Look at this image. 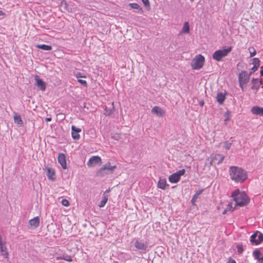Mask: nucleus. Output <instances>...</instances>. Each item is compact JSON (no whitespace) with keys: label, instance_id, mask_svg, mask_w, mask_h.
Returning a JSON list of instances; mask_svg holds the SVG:
<instances>
[{"label":"nucleus","instance_id":"c756f323","mask_svg":"<svg viewBox=\"0 0 263 263\" xmlns=\"http://www.w3.org/2000/svg\"><path fill=\"white\" fill-rule=\"evenodd\" d=\"M14 120L15 123L18 125H22L23 124V122L22 120L21 117L19 115L15 114L14 116Z\"/></svg>","mask_w":263,"mask_h":263},{"label":"nucleus","instance_id":"aec40b11","mask_svg":"<svg viewBox=\"0 0 263 263\" xmlns=\"http://www.w3.org/2000/svg\"><path fill=\"white\" fill-rule=\"evenodd\" d=\"M135 247L138 250L145 251L147 248V245L144 242L137 240L135 243Z\"/></svg>","mask_w":263,"mask_h":263},{"label":"nucleus","instance_id":"412c9836","mask_svg":"<svg viewBox=\"0 0 263 263\" xmlns=\"http://www.w3.org/2000/svg\"><path fill=\"white\" fill-rule=\"evenodd\" d=\"M261 255V252L257 249L253 252V255L255 259L257 260L258 263H263V257H260Z\"/></svg>","mask_w":263,"mask_h":263},{"label":"nucleus","instance_id":"f03ea898","mask_svg":"<svg viewBox=\"0 0 263 263\" xmlns=\"http://www.w3.org/2000/svg\"><path fill=\"white\" fill-rule=\"evenodd\" d=\"M231 197L236 202V206H245L250 202V198L248 195L245 192H240L239 189L232 192Z\"/></svg>","mask_w":263,"mask_h":263},{"label":"nucleus","instance_id":"6ab92c4d","mask_svg":"<svg viewBox=\"0 0 263 263\" xmlns=\"http://www.w3.org/2000/svg\"><path fill=\"white\" fill-rule=\"evenodd\" d=\"M227 93H222L221 92H218L217 95L216 100L217 102L221 105L223 103L225 100L226 99Z\"/></svg>","mask_w":263,"mask_h":263},{"label":"nucleus","instance_id":"49530a36","mask_svg":"<svg viewBox=\"0 0 263 263\" xmlns=\"http://www.w3.org/2000/svg\"><path fill=\"white\" fill-rule=\"evenodd\" d=\"M6 15V14L5 12H4L2 10H0V16H5Z\"/></svg>","mask_w":263,"mask_h":263},{"label":"nucleus","instance_id":"2f4dec72","mask_svg":"<svg viewBox=\"0 0 263 263\" xmlns=\"http://www.w3.org/2000/svg\"><path fill=\"white\" fill-rule=\"evenodd\" d=\"M224 116L226 117L224 119V124L226 125L227 124V122L230 120V117L231 116V112L228 110L224 114Z\"/></svg>","mask_w":263,"mask_h":263},{"label":"nucleus","instance_id":"a19ab883","mask_svg":"<svg viewBox=\"0 0 263 263\" xmlns=\"http://www.w3.org/2000/svg\"><path fill=\"white\" fill-rule=\"evenodd\" d=\"M227 263H236V262L234 259H233L231 257H230L228 258Z\"/></svg>","mask_w":263,"mask_h":263},{"label":"nucleus","instance_id":"13d9d810","mask_svg":"<svg viewBox=\"0 0 263 263\" xmlns=\"http://www.w3.org/2000/svg\"><path fill=\"white\" fill-rule=\"evenodd\" d=\"M191 2H193L194 0H190Z\"/></svg>","mask_w":263,"mask_h":263},{"label":"nucleus","instance_id":"603ef678","mask_svg":"<svg viewBox=\"0 0 263 263\" xmlns=\"http://www.w3.org/2000/svg\"><path fill=\"white\" fill-rule=\"evenodd\" d=\"M4 243H5V242H3L2 241V239L0 240V246H1V245H2V244Z\"/></svg>","mask_w":263,"mask_h":263},{"label":"nucleus","instance_id":"5701e85b","mask_svg":"<svg viewBox=\"0 0 263 263\" xmlns=\"http://www.w3.org/2000/svg\"><path fill=\"white\" fill-rule=\"evenodd\" d=\"M180 177L176 173H173L171 175L168 177V180L171 183H176L179 181Z\"/></svg>","mask_w":263,"mask_h":263},{"label":"nucleus","instance_id":"c85d7f7f","mask_svg":"<svg viewBox=\"0 0 263 263\" xmlns=\"http://www.w3.org/2000/svg\"><path fill=\"white\" fill-rule=\"evenodd\" d=\"M190 29L189 22H186L184 23L181 33H189L190 32Z\"/></svg>","mask_w":263,"mask_h":263},{"label":"nucleus","instance_id":"864d4df0","mask_svg":"<svg viewBox=\"0 0 263 263\" xmlns=\"http://www.w3.org/2000/svg\"><path fill=\"white\" fill-rule=\"evenodd\" d=\"M62 7H63V6L64 4H65V5H66V2H64V1H63V2H62Z\"/></svg>","mask_w":263,"mask_h":263},{"label":"nucleus","instance_id":"b1692460","mask_svg":"<svg viewBox=\"0 0 263 263\" xmlns=\"http://www.w3.org/2000/svg\"><path fill=\"white\" fill-rule=\"evenodd\" d=\"M211 158L214 160H218L217 164H219L223 161L224 156L221 154H216L211 155Z\"/></svg>","mask_w":263,"mask_h":263},{"label":"nucleus","instance_id":"4d7b16f0","mask_svg":"<svg viewBox=\"0 0 263 263\" xmlns=\"http://www.w3.org/2000/svg\"><path fill=\"white\" fill-rule=\"evenodd\" d=\"M245 77L243 76V77H242V79H243V80H245Z\"/></svg>","mask_w":263,"mask_h":263},{"label":"nucleus","instance_id":"79ce46f5","mask_svg":"<svg viewBox=\"0 0 263 263\" xmlns=\"http://www.w3.org/2000/svg\"><path fill=\"white\" fill-rule=\"evenodd\" d=\"M72 261V258L71 256H68L67 255V261Z\"/></svg>","mask_w":263,"mask_h":263},{"label":"nucleus","instance_id":"393cba45","mask_svg":"<svg viewBox=\"0 0 263 263\" xmlns=\"http://www.w3.org/2000/svg\"><path fill=\"white\" fill-rule=\"evenodd\" d=\"M0 252H1V255H3L4 258H8V252L7 251V248L6 247L5 243L0 246Z\"/></svg>","mask_w":263,"mask_h":263},{"label":"nucleus","instance_id":"a18cd8bd","mask_svg":"<svg viewBox=\"0 0 263 263\" xmlns=\"http://www.w3.org/2000/svg\"><path fill=\"white\" fill-rule=\"evenodd\" d=\"M260 68H261V70H260V76L261 77H263V66H261L260 67Z\"/></svg>","mask_w":263,"mask_h":263},{"label":"nucleus","instance_id":"de8ad7c7","mask_svg":"<svg viewBox=\"0 0 263 263\" xmlns=\"http://www.w3.org/2000/svg\"><path fill=\"white\" fill-rule=\"evenodd\" d=\"M213 161H214L213 159L211 158V160L210 162H209V166H211L213 165Z\"/></svg>","mask_w":263,"mask_h":263},{"label":"nucleus","instance_id":"e433bc0d","mask_svg":"<svg viewBox=\"0 0 263 263\" xmlns=\"http://www.w3.org/2000/svg\"><path fill=\"white\" fill-rule=\"evenodd\" d=\"M78 81L83 86H85L86 87H87V82L85 80H83L82 79H78Z\"/></svg>","mask_w":263,"mask_h":263},{"label":"nucleus","instance_id":"9d476101","mask_svg":"<svg viewBox=\"0 0 263 263\" xmlns=\"http://www.w3.org/2000/svg\"><path fill=\"white\" fill-rule=\"evenodd\" d=\"M34 79L35 81V85L37 88L41 90L44 91L46 88L45 82L37 75L35 76Z\"/></svg>","mask_w":263,"mask_h":263},{"label":"nucleus","instance_id":"6e6d98bb","mask_svg":"<svg viewBox=\"0 0 263 263\" xmlns=\"http://www.w3.org/2000/svg\"><path fill=\"white\" fill-rule=\"evenodd\" d=\"M83 108H86V104L85 103L84 104Z\"/></svg>","mask_w":263,"mask_h":263},{"label":"nucleus","instance_id":"4468645a","mask_svg":"<svg viewBox=\"0 0 263 263\" xmlns=\"http://www.w3.org/2000/svg\"><path fill=\"white\" fill-rule=\"evenodd\" d=\"M115 106H114V102H111V104L110 105V106H105L104 108V114L106 116H110L111 115H112L115 112Z\"/></svg>","mask_w":263,"mask_h":263},{"label":"nucleus","instance_id":"ea45409f","mask_svg":"<svg viewBox=\"0 0 263 263\" xmlns=\"http://www.w3.org/2000/svg\"><path fill=\"white\" fill-rule=\"evenodd\" d=\"M76 77L79 79L80 78H85L86 77L83 76L82 73L79 72H77V73H74Z\"/></svg>","mask_w":263,"mask_h":263},{"label":"nucleus","instance_id":"bb28decb","mask_svg":"<svg viewBox=\"0 0 263 263\" xmlns=\"http://www.w3.org/2000/svg\"><path fill=\"white\" fill-rule=\"evenodd\" d=\"M108 195H107L105 194H103L102 199L101 201H100V203L99 204V206L100 208H103L105 206V205L106 204V202L108 201Z\"/></svg>","mask_w":263,"mask_h":263},{"label":"nucleus","instance_id":"f3484780","mask_svg":"<svg viewBox=\"0 0 263 263\" xmlns=\"http://www.w3.org/2000/svg\"><path fill=\"white\" fill-rule=\"evenodd\" d=\"M58 160L59 163L61 165L63 169H66V156L63 153L59 154Z\"/></svg>","mask_w":263,"mask_h":263},{"label":"nucleus","instance_id":"5fc2aeb1","mask_svg":"<svg viewBox=\"0 0 263 263\" xmlns=\"http://www.w3.org/2000/svg\"><path fill=\"white\" fill-rule=\"evenodd\" d=\"M69 205V202L67 200V206Z\"/></svg>","mask_w":263,"mask_h":263},{"label":"nucleus","instance_id":"dca6fc26","mask_svg":"<svg viewBox=\"0 0 263 263\" xmlns=\"http://www.w3.org/2000/svg\"><path fill=\"white\" fill-rule=\"evenodd\" d=\"M152 112L157 116L162 117L165 114V112L159 106H155L152 109Z\"/></svg>","mask_w":263,"mask_h":263},{"label":"nucleus","instance_id":"3c124183","mask_svg":"<svg viewBox=\"0 0 263 263\" xmlns=\"http://www.w3.org/2000/svg\"><path fill=\"white\" fill-rule=\"evenodd\" d=\"M51 119L50 118H46V120L47 121H51Z\"/></svg>","mask_w":263,"mask_h":263},{"label":"nucleus","instance_id":"4c0bfd02","mask_svg":"<svg viewBox=\"0 0 263 263\" xmlns=\"http://www.w3.org/2000/svg\"><path fill=\"white\" fill-rule=\"evenodd\" d=\"M177 174H178V175L181 177V176L183 175L185 173V169H182L180 170H179L177 172H176Z\"/></svg>","mask_w":263,"mask_h":263},{"label":"nucleus","instance_id":"423d86ee","mask_svg":"<svg viewBox=\"0 0 263 263\" xmlns=\"http://www.w3.org/2000/svg\"><path fill=\"white\" fill-rule=\"evenodd\" d=\"M249 79L247 71L243 70L239 74L238 82L242 91H244V85L249 82Z\"/></svg>","mask_w":263,"mask_h":263},{"label":"nucleus","instance_id":"6e6552de","mask_svg":"<svg viewBox=\"0 0 263 263\" xmlns=\"http://www.w3.org/2000/svg\"><path fill=\"white\" fill-rule=\"evenodd\" d=\"M102 163V159L100 156H93L89 158L87 165L89 167H92L97 165H101Z\"/></svg>","mask_w":263,"mask_h":263},{"label":"nucleus","instance_id":"0eeeda50","mask_svg":"<svg viewBox=\"0 0 263 263\" xmlns=\"http://www.w3.org/2000/svg\"><path fill=\"white\" fill-rule=\"evenodd\" d=\"M250 241L253 245L260 244L263 241V234L257 231L251 236Z\"/></svg>","mask_w":263,"mask_h":263},{"label":"nucleus","instance_id":"f8f14e48","mask_svg":"<svg viewBox=\"0 0 263 263\" xmlns=\"http://www.w3.org/2000/svg\"><path fill=\"white\" fill-rule=\"evenodd\" d=\"M71 136L72 138L75 140H78L80 139L79 133L81 132V129L78 128L74 125L71 127Z\"/></svg>","mask_w":263,"mask_h":263},{"label":"nucleus","instance_id":"473e14b6","mask_svg":"<svg viewBox=\"0 0 263 263\" xmlns=\"http://www.w3.org/2000/svg\"><path fill=\"white\" fill-rule=\"evenodd\" d=\"M237 249V252L239 254H242L243 252V246L242 244H238L236 247Z\"/></svg>","mask_w":263,"mask_h":263},{"label":"nucleus","instance_id":"c9c22d12","mask_svg":"<svg viewBox=\"0 0 263 263\" xmlns=\"http://www.w3.org/2000/svg\"><path fill=\"white\" fill-rule=\"evenodd\" d=\"M249 50L250 53V57H253L256 54V50L253 47H252V48H249Z\"/></svg>","mask_w":263,"mask_h":263},{"label":"nucleus","instance_id":"72a5a7b5","mask_svg":"<svg viewBox=\"0 0 263 263\" xmlns=\"http://www.w3.org/2000/svg\"><path fill=\"white\" fill-rule=\"evenodd\" d=\"M232 145V142H229V141H226L224 142V147L226 150H229Z\"/></svg>","mask_w":263,"mask_h":263},{"label":"nucleus","instance_id":"4be33fe9","mask_svg":"<svg viewBox=\"0 0 263 263\" xmlns=\"http://www.w3.org/2000/svg\"><path fill=\"white\" fill-rule=\"evenodd\" d=\"M168 186L169 185L167 183L165 178H160L159 179L157 184V187L158 188L164 190L166 189V187Z\"/></svg>","mask_w":263,"mask_h":263},{"label":"nucleus","instance_id":"ddd939ff","mask_svg":"<svg viewBox=\"0 0 263 263\" xmlns=\"http://www.w3.org/2000/svg\"><path fill=\"white\" fill-rule=\"evenodd\" d=\"M29 224L32 229H36L39 226L40 224V218L39 216L34 217L33 218L29 220Z\"/></svg>","mask_w":263,"mask_h":263},{"label":"nucleus","instance_id":"2eb2a0df","mask_svg":"<svg viewBox=\"0 0 263 263\" xmlns=\"http://www.w3.org/2000/svg\"><path fill=\"white\" fill-rule=\"evenodd\" d=\"M251 111L254 115L263 116V107L254 106L251 108Z\"/></svg>","mask_w":263,"mask_h":263},{"label":"nucleus","instance_id":"f704fd0d","mask_svg":"<svg viewBox=\"0 0 263 263\" xmlns=\"http://www.w3.org/2000/svg\"><path fill=\"white\" fill-rule=\"evenodd\" d=\"M142 2L147 9H150V3L149 0H142Z\"/></svg>","mask_w":263,"mask_h":263},{"label":"nucleus","instance_id":"09e8293b","mask_svg":"<svg viewBox=\"0 0 263 263\" xmlns=\"http://www.w3.org/2000/svg\"><path fill=\"white\" fill-rule=\"evenodd\" d=\"M228 211L227 209H225V210H223V211L222 212V214H223V215L226 214Z\"/></svg>","mask_w":263,"mask_h":263},{"label":"nucleus","instance_id":"f257e3e1","mask_svg":"<svg viewBox=\"0 0 263 263\" xmlns=\"http://www.w3.org/2000/svg\"><path fill=\"white\" fill-rule=\"evenodd\" d=\"M231 179L236 182H243L247 179V173L241 167L231 166L229 170Z\"/></svg>","mask_w":263,"mask_h":263},{"label":"nucleus","instance_id":"cd10ccee","mask_svg":"<svg viewBox=\"0 0 263 263\" xmlns=\"http://www.w3.org/2000/svg\"><path fill=\"white\" fill-rule=\"evenodd\" d=\"M129 6L131 8L137 10L136 12H139L140 11L142 12V9L141 6L137 3H129Z\"/></svg>","mask_w":263,"mask_h":263},{"label":"nucleus","instance_id":"9b49d317","mask_svg":"<svg viewBox=\"0 0 263 263\" xmlns=\"http://www.w3.org/2000/svg\"><path fill=\"white\" fill-rule=\"evenodd\" d=\"M251 83L253 84L251 86V89L256 90L255 92L256 94L263 82L261 79H259L258 78H253L252 79Z\"/></svg>","mask_w":263,"mask_h":263},{"label":"nucleus","instance_id":"7c9ffc66","mask_svg":"<svg viewBox=\"0 0 263 263\" xmlns=\"http://www.w3.org/2000/svg\"><path fill=\"white\" fill-rule=\"evenodd\" d=\"M36 47L37 48L41 49L43 50H51L52 49V47L51 46L45 44L36 45Z\"/></svg>","mask_w":263,"mask_h":263},{"label":"nucleus","instance_id":"c03bdc74","mask_svg":"<svg viewBox=\"0 0 263 263\" xmlns=\"http://www.w3.org/2000/svg\"><path fill=\"white\" fill-rule=\"evenodd\" d=\"M204 104L203 100H201L199 102V104L200 106H203Z\"/></svg>","mask_w":263,"mask_h":263},{"label":"nucleus","instance_id":"1a4fd4ad","mask_svg":"<svg viewBox=\"0 0 263 263\" xmlns=\"http://www.w3.org/2000/svg\"><path fill=\"white\" fill-rule=\"evenodd\" d=\"M252 63L251 64H253V66L251 68V71L248 76L250 78V76L252 75L254 72L257 70L258 67L260 66V60L258 58H254L251 60Z\"/></svg>","mask_w":263,"mask_h":263},{"label":"nucleus","instance_id":"58836bf2","mask_svg":"<svg viewBox=\"0 0 263 263\" xmlns=\"http://www.w3.org/2000/svg\"><path fill=\"white\" fill-rule=\"evenodd\" d=\"M235 208H232V203H229L227 205V210L229 211L233 212Z\"/></svg>","mask_w":263,"mask_h":263},{"label":"nucleus","instance_id":"37998d69","mask_svg":"<svg viewBox=\"0 0 263 263\" xmlns=\"http://www.w3.org/2000/svg\"><path fill=\"white\" fill-rule=\"evenodd\" d=\"M61 203L64 206H66V199H63L61 201Z\"/></svg>","mask_w":263,"mask_h":263},{"label":"nucleus","instance_id":"20e7f679","mask_svg":"<svg viewBox=\"0 0 263 263\" xmlns=\"http://www.w3.org/2000/svg\"><path fill=\"white\" fill-rule=\"evenodd\" d=\"M232 47H224L221 49L216 50L212 55L213 59L219 62L222 61V58L226 57L228 54L232 51Z\"/></svg>","mask_w":263,"mask_h":263},{"label":"nucleus","instance_id":"39448f33","mask_svg":"<svg viewBox=\"0 0 263 263\" xmlns=\"http://www.w3.org/2000/svg\"><path fill=\"white\" fill-rule=\"evenodd\" d=\"M204 62V56L199 54L192 60L191 65L193 69L198 70L203 67Z\"/></svg>","mask_w":263,"mask_h":263},{"label":"nucleus","instance_id":"8fccbe9b","mask_svg":"<svg viewBox=\"0 0 263 263\" xmlns=\"http://www.w3.org/2000/svg\"><path fill=\"white\" fill-rule=\"evenodd\" d=\"M110 192V189H108L106 190V191L105 192V193L104 194H106V193H109Z\"/></svg>","mask_w":263,"mask_h":263},{"label":"nucleus","instance_id":"a878e982","mask_svg":"<svg viewBox=\"0 0 263 263\" xmlns=\"http://www.w3.org/2000/svg\"><path fill=\"white\" fill-rule=\"evenodd\" d=\"M204 189H201L198 191H197L196 193L193 196L192 199H191V202L193 205L195 204V203L196 202L197 198L199 197V196L202 193Z\"/></svg>","mask_w":263,"mask_h":263},{"label":"nucleus","instance_id":"7ed1b4c3","mask_svg":"<svg viewBox=\"0 0 263 263\" xmlns=\"http://www.w3.org/2000/svg\"><path fill=\"white\" fill-rule=\"evenodd\" d=\"M116 167V165H111L110 161H108L97 172V175L103 177L106 175L113 174Z\"/></svg>","mask_w":263,"mask_h":263},{"label":"nucleus","instance_id":"bf43d9fd","mask_svg":"<svg viewBox=\"0 0 263 263\" xmlns=\"http://www.w3.org/2000/svg\"><path fill=\"white\" fill-rule=\"evenodd\" d=\"M261 257H263V256Z\"/></svg>","mask_w":263,"mask_h":263},{"label":"nucleus","instance_id":"a211bd4d","mask_svg":"<svg viewBox=\"0 0 263 263\" xmlns=\"http://www.w3.org/2000/svg\"><path fill=\"white\" fill-rule=\"evenodd\" d=\"M45 170L46 171H47V176L48 179L51 180H52V181L54 180L55 179L54 170L52 168L48 167H45Z\"/></svg>","mask_w":263,"mask_h":263}]
</instances>
